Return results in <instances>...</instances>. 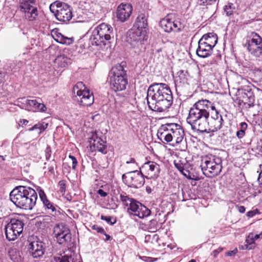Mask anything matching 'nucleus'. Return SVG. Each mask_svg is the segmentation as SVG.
Returning <instances> with one entry per match:
<instances>
[{
  "mask_svg": "<svg viewBox=\"0 0 262 262\" xmlns=\"http://www.w3.org/2000/svg\"><path fill=\"white\" fill-rule=\"evenodd\" d=\"M186 120L192 129L201 133L220 130L223 123L222 116L214 104L207 99L199 100L192 105Z\"/></svg>",
  "mask_w": 262,
  "mask_h": 262,
  "instance_id": "f257e3e1",
  "label": "nucleus"
},
{
  "mask_svg": "<svg viewBox=\"0 0 262 262\" xmlns=\"http://www.w3.org/2000/svg\"><path fill=\"white\" fill-rule=\"evenodd\" d=\"M146 99L149 109L163 112L166 111L173 102L170 88L163 83H154L148 88Z\"/></svg>",
  "mask_w": 262,
  "mask_h": 262,
  "instance_id": "f03ea898",
  "label": "nucleus"
},
{
  "mask_svg": "<svg viewBox=\"0 0 262 262\" xmlns=\"http://www.w3.org/2000/svg\"><path fill=\"white\" fill-rule=\"evenodd\" d=\"M10 200L17 207L25 210H32L37 200V194L30 187L18 186L10 193Z\"/></svg>",
  "mask_w": 262,
  "mask_h": 262,
  "instance_id": "7ed1b4c3",
  "label": "nucleus"
},
{
  "mask_svg": "<svg viewBox=\"0 0 262 262\" xmlns=\"http://www.w3.org/2000/svg\"><path fill=\"white\" fill-rule=\"evenodd\" d=\"M185 133L182 127L176 123H168L162 125L158 129L157 137L162 142H171V145H178L186 143L184 137Z\"/></svg>",
  "mask_w": 262,
  "mask_h": 262,
  "instance_id": "20e7f679",
  "label": "nucleus"
},
{
  "mask_svg": "<svg viewBox=\"0 0 262 262\" xmlns=\"http://www.w3.org/2000/svg\"><path fill=\"white\" fill-rule=\"evenodd\" d=\"M147 39L146 30L133 28L128 32L127 41L130 44L133 52L137 55L145 51Z\"/></svg>",
  "mask_w": 262,
  "mask_h": 262,
  "instance_id": "39448f33",
  "label": "nucleus"
},
{
  "mask_svg": "<svg viewBox=\"0 0 262 262\" xmlns=\"http://www.w3.org/2000/svg\"><path fill=\"white\" fill-rule=\"evenodd\" d=\"M110 82L115 91H122L128 83L126 72L123 66L118 64L114 66L110 72Z\"/></svg>",
  "mask_w": 262,
  "mask_h": 262,
  "instance_id": "423d86ee",
  "label": "nucleus"
},
{
  "mask_svg": "<svg viewBox=\"0 0 262 262\" xmlns=\"http://www.w3.org/2000/svg\"><path fill=\"white\" fill-rule=\"evenodd\" d=\"M222 163L221 158L211 155L202 159L200 166L203 174L210 178L220 173L222 169Z\"/></svg>",
  "mask_w": 262,
  "mask_h": 262,
  "instance_id": "0eeeda50",
  "label": "nucleus"
},
{
  "mask_svg": "<svg viewBox=\"0 0 262 262\" xmlns=\"http://www.w3.org/2000/svg\"><path fill=\"white\" fill-rule=\"evenodd\" d=\"M113 31V28L110 25L101 24L93 32L91 37L92 44L97 46L101 44L105 45V41L111 39Z\"/></svg>",
  "mask_w": 262,
  "mask_h": 262,
  "instance_id": "6e6552de",
  "label": "nucleus"
},
{
  "mask_svg": "<svg viewBox=\"0 0 262 262\" xmlns=\"http://www.w3.org/2000/svg\"><path fill=\"white\" fill-rule=\"evenodd\" d=\"M244 47L249 54L255 57L262 55V38L254 32H250L247 36Z\"/></svg>",
  "mask_w": 262,
  "mask_h": 262,
  "instance_id": "1a4fd4ad",
  "label": "nucleus"
},
{
  "mask_svg": "<svg viewBox=\"0 0 262 262\" xmlns=\"http://www.w3.org/2000/svg\"><path fill=\"white\" fill-rule=\"evenodd\" d=\"M50 8L56 19L61 22H68L73 17L72 8L64 3L56 1L51 5Z\"/></svg>",
  "mask_w": 262,
  "mask_h": 262,
  "instance_id": "9d476101",
  "label": "nucleus"
},
{
  "mask_svg": "<svg viewBox=\"0 0 262 262\" xmlns=\"http://www.w3.org/2000/svg\"><path fill=\"white\" fill-rule=\"evenodd\" d=\"M73 93L76 94L77 100L83 106H90L94 101V96L89 90H86L83 82H79L73 87Z\"/></svg>",
  "mask_w": 262,
  "mask_h": 262,
  "instance_id": "9b49d317",
  "label": "nucleus"
},
{
  "mask_svg": "<svg viewBox=\"0 0 262 262\" xmlns=\"http://www.w3.org/2000/svg\"><path fill=\"white\" fill-rule=\"evenodd\" d=\"M17 102L21 108L28 111L45 112L47 110L46 106L41 102L40 98L34 99L32 97H29V98L23 97L18 98Z\"/></svg>",
  "mask_w": 262,
  "mask_h": 262,
  "instance_id": "f8f14e48",
  "label": "nucleus"
},
{
  "mask_svg": "<svg viewBox=\"0 0 262 262\" xmlns=\"http://www.w3.org/2000/svg\"><path fill=\"white\" fill-rule=\"evenodd\" d=\"M24 224L18 219H11L10 221L5 226V234L6 238L9 241H14L22 233Z\"/></svg>",
  "mask_w": 262,
  "mask_h": 262,
  "instance_id": "ddd939ff",
  "label": "nucleus"
},
{
  "mask_svg": "<svg viewBox=\"0 0 262 262\" xmlns=\"http://www.w3.org/2000/svg\"><path fill=\"white\" fill-rule=\"evenodd\" d=\"M36 2V0H19L20 11L29 21L35 20L38 15L37 9L35 6Z\"/></svg>",
  "mask_w": 262,
  "mask_h": 262,
  "instance_id": "4468645a",
  "label": "nucleus"
},
{
  "mask_svg": "<svg viewBox=\"0 0 262 262\" xmlns=\"http://www.w3.org/2000/svg\"><path fill=\"white\" fill-rule=\"evenodd\" d=\"M122 178L123 181L130 187L140 188L145 183L142 172L138 170L132 171L123 174Z\"/></svg>",
  "mask_w": 262,
  "mask_h": 262,
  "instance_id": "2eb2a0df",
  "label": "nucleus"
},
{
  "mask_svg": "<svg viewBox=\"0 0 262 262\" xmlns=\"http://www.w3.org/2000/svg\"><path fill=\"white\" fill-rule=\"evenodd\" d=\"M33 240L30 238L28 250L30 254L34 258L42 257L45 253L46 248L45 240L37 236L33 237Z\"/></svg>",
  "mask_w": 262,
  "mask_h": 262,
  "instance_id": "dca6fc26",
  "label": "nucleus"
},
{
  "mask_svg": "<svg viewBox=\"0 0 262 262\" xmlns=\"http://www.w3.org/2000/svg\"><path fill=\"white\" fill-rule=\"evenodd\" d=\"M90 144L92 151H98L103 154L107 153L106 142L98 137L96 133L92 135L90 140Z\"/></svg>",
  "mask_w": 262,
  "mask_h": 262,
  "instance_id": "f3484780",
  "label": "nucleus"
},
{
  "mask_svg": "<svg viewBox=\"0 0 262 262\" xmlns=\"http://www.w3.org/2000/svg\"><path fill=\"white\" fill-rule=\"evenodd\" d=\"M238 93L242 98L241 101L246 108H250L254 106L255 97L251 89L246 88L238 90Z\"/></svg>",
  "mask_w": 262,
  "mask_h": 262,
  "instance_id": "a211bd4d",
  "label": "nucleus"
},
{
  "mask_svg": "<svg viewBox=\"0 0 262 262\" xmlns=\"http://www.w3.org/2000/svg\"><path fill=\"white\" fill-rule=\"evenodd\" d=\"M132 11L131 4L122 3L117 7L116 17L121 22H125L129 18Z\"/></svg>",
  "mask_w": 262,
  "mask_h": 262,
  "instance_id": "6ab92c4d",
  "label": "nucleus"
},
{
  "mask_svg": "<svg viewBox=\"0 0 262 262\" xmlns=\"http://www.w3.org/2000/svg\"><path fill=\"white\" fill-rule=\"evenodd\" d=\"M144 172L146 174V178H153L158 176L160 172V166L152 161L147 162L142 167Z\"/></svg>",
  "mask_w": 262,
  "mask_h": 262,
  "instance_id": "aec40b11",
  "label": "nucleus"
},
{
  "mask_svg": "<svg viewBox=\"0 0 262 262\" xmlns=\"http://www.w3.org/2000/svg\"><path fill=\"white\" fill-rule=\"evenodd\" d=\"M120 198L121 201L126 206H128L127 211L128 213L133 214L134 212L137 211L139 205L141 206L142 204L133 198H130L128 195L120 194Z\"/></svg>",
  "mask_w": 262,
  "mask_h": 262,
  "instance_id": "412c9836",
  "label": "nucleus"
},
{
  "mask_svg": "<svg viewBox=\"0 0 262 262\" xmlns=\"http://www.w3.org/2000/svg\"><path fill=\"white\" fill-rule=\"evenodd\" d=\"M213 49L201 41L198 42V47L196 53L201 58H206L212 54Z\"/></svg>",
  "mask_w": 262,
  "mask_h": 262,
  "instance_id": "4be33fe9",
  "label": "nucleus"
},
{
  "mask_svg": "<svg viewBox=\"0 0 262 262\" xmlns=\"http://www.w3.org/2000/svg\"><path fill=\"white\" fill-rule=\"evenodd\" d=\"M188 73L187 71L180 70L174 76V82L176 85L182 86L187 84Z\"/></svg>",
  "mask_w": 262,
  "mask_h": 262,
  "instance_id": "5701e85b",
  "label": "nucleus"
},
{
  "mask_svg": "<svg viewBox=\"0 0 262 262\" xmlns=\"http://www.w3.org/2000/svg\"><path fill=\"white\" fill-rule=\"evenodd\" d=\"M148 14L145 13L139 14L134 25V28L139 29V30H146L148 26L147 23Z\"/></svg>",
  "mask_w": 262,
  "mask_h": 262,
  "instance_id": "b1692460",
  "label": "nucleus"
},
{
  "mask_svg": "<svg viewBox=\"0 0 262 262\" xmlns=\"http://www.w3.org/2000/svg\"><path fill=\"white\" fill-rule=\"evenodd\" d=\"M199 40L213 49L217 42V36L214 33H208L204 34Z\"/></svg>",
  "mask_w": 262,
  "mask_h": 262,
  "instance_id": "393cba45",
  "label": "nucleus"
},
{
  "mask_svg": "<svg viewBox=\"0 0 262 262\" xmlns=\"http://www.w3.org/2000/svg\"><path fill=\"white\" fill-rule=\"evenodd\" d=\"M38 193L40 200L42 202L44 206H45L48 209L51 210L52 212L55 211V207L53 206V204L48 200L44 191L42 189H40L38 191Z\"/></svg>",
  "mask_w": 262,
  "mask_h": 262,
  "instance_id": "a878e982",
  "label": "nucleus"
},
{
  "mask_svg": "<svg viewBox=\"0 0 262 262\" xmlns=\"http://www.w3.org/2000/svg\"><path fill=\"white\" fill-rule=\"evenodd\" d=\"M170 16V15H168L160 21V26L167 32H170L173 30V28L171 26V18Z\"/></svg>",
  "mask_w": 262,
  "mask_h": 262,
  "instance_id": "bb28decb",
  "label": "nucleus"
},
{
  "mask_svg": "<svg viewBox=\"0 0 262 262\" xmlns=\"http://www.w3.org/2000/svg\"><path fill=\"white\" fill-rule=\"evenodd\" d=\"M54 62L58 68H65L70 62V59L64 55H59L56 58Z\"/></svg>",
  "mask_w": 262,
  "mask_h": 262,
  "instance_id": "cd10ccee",
  "label": "nucleus"
},
{
  "mask_svg": "<svg viewBox=\"0 0 262 262\" xmlns=\"http://www.w3.org/2000/svg\"><path fill=\"white\" fill-rule=\"evenodd\" d=\"M71 231H65L63 234H60V235L57 236L56 237L57 242L59 244H66L70 243L71 240Z\"/></svg>",
  "mask_w": 262,
  "mask_h": 262,
  "instance_id": "c85d7f7f",
  "label": "nucleus"
},
{
  "mask_svg": "<svg viewBox=\"0 0 262 262\" xmlns=\"http://www.w3.org/2000/svg\"><path fill=\"white\" fill-rule=\"evenodd\" d=\"M66 231L68 232L70 230L67 226H65L63 224H57L55 226L53 230L54 237H55L57 236L60 235V234H63Z\"/></svg>",
  "mask_w": 262,
  "mask_h": 262,
  "instance_id": "c756f323",
  "label": "nucleus"
},
{
  "mask_svg": "<svg viewBox=\"0 0 262 262\" xmlns=\"http://www.w3.org/2000/svg\"><path fill=\"white\" fill-rule=\"evenodd\" d=\"M9 255L11 260L14 262H19L21 260L19 251L15 248L10 249Z\"/></svg>",
  "mask_w": 262,
  "mask_h": 262,
  "instance_id": "7c9ffc66",
  "label": "nucleus"
},
{
  "mask_svg": "<svg viewBox=\"0 0 262 262\" xmlns=\"http://www.w3.org/2000/svg\"><path fill=\"white\" fill-rule=\"evenodd\" d=\"M71 255L68 254L61 256H54L51 262H73Z\"/></svg>",
  "mask_w": 262,
  "mask_h": 262,
  "instance_id": "2f4dec72",
  "label": "nucleus"
},
{
  "mask_svg": "<svg viewBox=\"0 0 262 262\" xmlns=\"http://www.w3.org/2000/svg\"><path fill=\"white\" fill-rule=\"evenodd\" d=\"M239 129L236 132V136L238 139H241L245 136L248 125L246 122H242L239 124Z\"/></svg>",
  "mask_w": 262,
  "mask_h": 262,
  "instance_id": "473e14b6",
  "label": "nucleus"
},
{
  "mask_svg": "<svg viewBox=\"0 0 262 262\" xmlns=\"http://www.w3.org/2000/svg\"><path fill=\"white\" fill-rule=\"evenodd\" d=\"M171 26L173 28V31L179 32L182 30L185 26L184 23H182L180 19L172 20L171 19Z\"/></svg>",
  "mask_w": 262,
  "mask_h": 262,
  "instance_id": "72a5a7b5",
  "label": "nucleus"
},
{
  "mask_svg": "<svg viewBox=\"0 0 262 262\" xmlns=\"http://www.w3.org/2000/svg\"><path fill=\"white\" fill-rule=\"evenodd\" d=\"M56 36L57 38L56 39V40L60 43L70 45L73 42L72 38L64 36L60 33H58Z\"/></svg>",
  "mask_w": 262,
  "mask_h": 262,
  "instance_id": "f704fd0d",
  "label": "nucleus"
},
{
  "mask_svg": "<svg viewBox=\"0 0 262 262\" xmlns=\"http://www.w3.org/2000/svg\"><path fill=\"white\" fill-rule=\"evenodd\" d=\"M174 164L175 167L184 176L187 177V174H189L188 170L185 169L184 164L182 163L181 160H179L178 161H175L174 162Z\"/></svg>",
  "mask_w": 262,
  "mask_h": 262,
  "instance_id": "c9c22d12",
  "label": "nucleus"
},
{
  "mask_svg": "<svg viewBox=\"0 0 262 262\" xmlns=\"http://www.w3.org/2000/svg\"><path fill=\"white\" fill-rule=\"evenodd\" d=\"M140 213H138V217L140 219L149 216L150 214V210L143 205L140 206Z\"/></svg>",
  "mask_w": 262,
  "mask_h": 262,
  "instance_id": "e433bc0d",
  "label": "nucleus"
},
{
  "mask_svg": "<svg viewBox=\"0 0 262 262\" xmlns=\"http://www.w3.org/2000/svg\"><path fill=\"white\" fill-rule=\"evenodd\" d=\"M224 10L227 15L230 16L232 15L235 10L234 4L232 3H228L224 7Z\"/></svg>",
  "mask_w": 262,
  "mask_h": 262,
  "instance_id": "4c0bfd02",
  "label": "nucleus"
},
{
  "mask_svg": "<svg viewBox=\"0 0 262 262\" xmlns=\"http://www.w3.org/2000/svg\"><path fill=\"white\" fill-rule=\"evenodd\" d=\"M149 228L151 232H154L157 230L158 222L156 220H152L150 221L149 224Z\"/></svg>",
  "mask_w": 262,
  "mask_h": 262,
  "instance_id": "58836bf2",
  "label": "nucleus"
},
{
  "mask_svg": "<svg viewBox=\"0 0 262 262\" xmlns=\"http://www.w3.org/2000/svg\"><path fill=\"white\" fill-rule=\"evenodd\" d=\"M59 191L63 195L66 192V181L61 180L59 182Z\"/></svg>",
  "mask_w": 262,
  "mask_h": 262,
  "instance_id": "ea45409f",
  "label": "nucleus"
},
{
  "mask_svg": "<svg viewBox=\"0 0 262 262\" xmlns=\"http://www.w3.org/2000/svg\"><path fill=\"white\" fill-rule=\"evenodd\" d=\"M8 76L5 72L0 71V83H4L8 79Z\"/></svg>",
  "mask_w": 262,
  "mask_h": 262,
  "instance_id": "a19ab883",
  "label": "nucleus"
},
{
  "mask_svg": "<svg viewBox=\"0 0 262 262\" xmlns=\"http://www.w3.org/2000/svg\"><path fill=\"white\" fill-rule=\"evenodd\" d=\"M101 219L102 220L105 221L107 223H108L112 225H114L116 223L115 220L113 222L112 221V217L110 216H107L101 215Z\"/></svg>",
  "mask_w": 262,
  "mask_h": 262,
  "instance_id": "79ce46f5",
  "label": "nucleus"
},
{
  "mask_svg": "<svg viewBox=\"0 0 262 262\" xmlns=\"http://www.w3.org/2000/svg\"><path fill=\"white\" fill-rule=\"evenodd\" d=\"M200 5H211L213 2H215L216 0H198Z\"/></svg>",
  "mask_w": 262,
  "mask_h": 262,
  "instance_id": "37998d69",
  "label": "nucleus"
},
{
  "mask_svg": "<svg viewBox=\"0 0 262 262\" xmlns=\"http://www.w3.org/2000/svg\"><path fill=\"white\" fill-rule=\"evenodd\" d=\"M262 235V232L259 234H254L251 233L249 234V238L251 240V242H254V241L259 238L260 236Z\"/></svg>",
  "mask_w": 262,
  "mask_h": 262,
  "instance_id": "c03bdc74",
  "label": "nucleus"
},
{
  "mask_svg": "<svg viewBox=\"0 0 262 262\" xmlns=\"http://www.w3.org/2000/svg\"><path fill=\"white\" fill-rule=\"evenodd\" d=\"M92 228L93 229L97 231V232H98V233H101V234H104L105 233L104 229L103 228H102V227H100V226H98L97 225H93Z\"/></svg>",
  "mask_w": 262,
  "mask_h": 262,
  "instance_id": "a18cd8bd",
  "label": "nucleus"
},
{
  "mask_svg": "<svg viewBox=\"0 0 262 262\" xmlns=\"http://www.w3.org/2000/svg\"><path fill=\"white\" fill-rule=\"evenodd\" d=\"M69 158L71 159L72 162V168L75 169L77 165V160L76 158L72 155H69Z\"/></svg>",
  "mask_w": 262,
  "mask_h": 262,
  "instance_id": "49530a36",
  "label": "nucleus"
},
{
  "mask_svg": "<svg viewBox=\"0 0 262 262\" xmlns=\"http://www.w3.org/2000/svg\"><path fill=\"white\" fill-rule=\"evenodd\" d=\"M46 158L47 160H49L51 156V149L50 146H47L46 149Z\"/></svg>",
  "mask_w": 262,
  "mask_h": 262,
  "instance_id": "de8ad7c7",
  "label": "nucleus"
},
{
  "mask_svg": "<svg viewBox=\"0 0 262 262\" xmlns=\"http://www.w3.org/2000/svg\"><path fill=\"white\" fill-rule=\"evenodd\" d=\"M37 129L39 130V134H40L42 132H41V126L40 125V123L34 125L32 127L30 128L29 130L30 131H32V130H33L34 129Z\"/></svg>",
  "mask_w": 262,
  "mask_h": 262,
  "instance_id": "09e8293b",
  "label": "nucleus"
},
{
  "mask_svg": "<svg viewBox=\"0 0 262 262\" xmlns=\"http://www.w3.org/2000/svg\"><path fill=\"white\" fill-rule=\"evenodd\" d=\"M97 193L102 197H105L107 195V193L106 192L101 189L98 190Z\"/></svg>",
  "mask_w": 262,
  "mask_h": 262,
  "instance_id": "8fccbe9b",
  "label": "nucleus"
},
{
  "mask_svg": "<svg viewBox=\"0 0 262 262\" xmlns=\"http://www.w3.org/2000/svg\"><path fill=\"white\" fill-rule=\"evenodd\" d=\"M41 126V132H43L48 127V124L45 122L40 123Z\"/></svg>",
  "mask_w": 262,
  "mask_h": 262,
  "instance_id": "3c124183",
  "label": "nucleus"
},
{
  "mask_svg": "<svg viewBox=\"0 0 262 262\" xmlns=\"http://www.w3.org/2000/svg\"><path fill=\"white\" fill-rule=\"evenodd\" d=\"M236 207L238 209V211L240 213H243L245 212V208L243 206H237Z\"/></svg>",
  "mask_w": 262,
  "mask_h": 262,
  "instance_id": "603ef678",
  "label": "nucleus"
},
{
  "mask_svg": "<svg viewBox=\"0 0 262 262\" xmlns=\"http://www.w3.org/2000/svg\"><path fill=\"white\" fill-rule=\"evenodd\" d=\"M237 252V250H233V251H228L227 254H226V255L227 256H231L232 255V254H235Z\"/></svg>",
  "mask_w": 262,
  "mask_h": 262,
  "instance_id": "864d4df0",
  "label": "nucleus"
},
{
  "mask_svg": "<svg viewBox=\"0 0 262 262\" xmlns=\"http://www.w3.org/2000/svg\"><path fill=\"white\" fill-rule=\"evenodd\" d=\"M140 206L139 205V206L137 208V211L134 212L133 214V215L137 216H138V213H140Z\"/></svg>",
  "mask_w": 262,
  "mask_h": 262,
  "instance_id": "5fc2aeb1",
  "label": "nucleus"
},
{
  "mask_svg": "<svg viewBox=\"0 0 262 262\" xmlns=\"http://www.w3.org/2000/svg\"><path fill=\"white\" fill-rule=\"evenodd\" d=\"M258 181L260 184L262 185V170L260 172L259 174V177L258 178Z\"/></svg>",
  "mask_w": 262,
  "mask_h": 262,
  "instance_id": "6e6d98bb",
  "label": "nucleus"
},
{
  "mask_svg": "<svg viewBox=\"0 0 262 262\" xmlns=\"http://www.w3.org/2000/svg\"><path fill=\"white\" fill-rule=\"evenodd\" d=\"M223 250V248H219L217 250H215L213 251V253L215 255V256H216L217 254H219L221 251H222Z\"/></svg>",
  "mask_w": 262,
  "mask_h": 262,
  "instance_id": "4d7b16f0",
  "label": "nucleus"
},
{
  "mask_svg": "<svg viewBox=\"0 0 262 262\" xmlns=\"http://www.w3.org/2000/svg\"><path fill=\"white\" fill-rule=\"evenodd\" d=\"M146 258L147 259L145 260V261H146L154 262L156 260L155 258H153L149 257H146Z\"/></svg>",
  "mask_w": 262,
  "mask_h": 262,
  "instance_id": "13d9d810",
  "label": "nucleus"
},
{
  "mask_svg": "<svg viewBox=\"0 0 262 262\" xmlns=\"http://www.w3.org/2000/svg\"><path fill=\"white\" fill-rule=\"evenodd\" d=\"M254 215V213L253 211H250L247 213V215L248 217H252Z\"/></svg>",
  "mask_w": 262,
  "mask_h": 262,
  "instance_id": "bf43d9fd",
  "label": "nucleus"
},
{
  "mask_svg": "<svg viewBox=\"0 0 262 262\" xmlns=\"http://www.w3.org/2000/svg\"><path fill=\"white\" fill-rule=\"evenodd\" d=\"M103 234L105 236V237H106L105 239V241H109L112 239L111 236L110 235H109L108 234H106L105 232Z\"/></svg>",
  "mask_w": 262,
  "mask_h": 262,
  "instance_id": "052dcab7",
  "label": "nucleus"
},
{
  "mask_svg": "<svg viewBox=\"0 0 262 262\" xmlns=\"http://www.w3.org/2000/svg\"><path fill=\"white\" fill-rule=\"evenodd\" d=\"M246 242L247 243V245L248 244L251 245L254 243V242H251V240H250V238H249V236L247 238V239L246 240Z\"/></svg>",
  "mask_w": 262,
  "mask_h": 262,
  "instance_id": "680f3d73",
  "label": "nucleus"
},
{
  "mask_svg": "<svg viewBox=\"0 0 262 262\" xmlns=\"http://www.w3.org/2000/svg\"><path fill=\"white\" fill-rule=\"evenodd\" d=\"M135 162V160L134 158H130L129 161H126V164L129 163H134Z\"/></svg>",
  "mask_w": 262,
  "mask_h": 262,
  "instance_id": "e2e57ef3",
  "label": "nucleus"
},
{
  "mask_svg": "<svg viewBox=\"0 0 262 262\" xmlns=\"http://www.w3.org/2000/svg\"><path fill=\"white\" fill-rule=\"evenodd\" d=\"M146 191L149 193L151 192V189L150 187H147L146 188Z\"/></svg>",
  "mask_w": 262,
  "mask_h": 262,
  "instance_id": "0e129e2a",
  "label": "nucleus"
},
{
  "mask_svg": "<svg viewBox=\"0 0 262 262\" xmlns=\"http://www.w3.org/2000/svg\"><path fill=\"white\" fill-rule=\"evenodd\" d=\"M28 123V120H25V119L23 120V123L24 124H27Z\"/></svg>",
  "mask_w": 262,
  "mask_h": 262,
  "instance_id": "69168bd1",
  "label": "nucleus"
},
{
  "mask_svg": "<svg viewBox=\"0 0 262 262\" xmlns=\"http://www.w3.org/2000/svg\"><path fill=\"white\" fill-rule=\"evenodd\" d=\"M49 171L52 172L53 171V167H51L49 168Z\"/></svg>",
  "mask_w": 262,
  "mask_h": 262,
  "instance_id": "338daca9",
  "label": "nucleus"
},
{
  "mask_svg": "<svg viewBox=\"0 0 262 262\" xmlns=\"http://www.w3.org/2000/svg\"><path fill=\"white\" fill-rule=\"evenodd\" d=\"M188 262H196V261L195 259H191L190 261H189Z\"/></svg>",
  "mask_w": 262,
  "mask_h": 262,
  "instance_id": "774afa93",
  "label": "nucleus"
}]
</instances>
